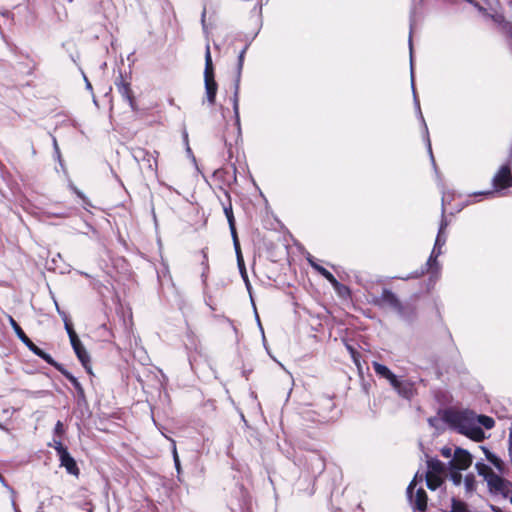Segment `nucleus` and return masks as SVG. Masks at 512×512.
<instances>
[{"mask_svg":"<svg viewBox=\"0 0 512 512\" xmlns=\"http://www.w3.org/2000/svg\"><path fill=\"white\" fill-rule=\"evenodd\" d=\"M55 449L58 452L59 456H60V451H67V449L63 447V445L60 441H55Z\"/></svg>","mask_w":512,"mask_h":512,"instance_id":"38","label":"nucleus"},{"mask_svg":"<svg viewBox=\"0 0 512 512\" xmlns=\"http://www.w3.org/2000/svg\"><path fill=\"white\" fill-rule=\"evenodd\" d=\"M434 421H436V419L430 418V419H429V423H430V425H434Z\"/></svg>","mask_w":512,"mask_h":512,"instance_id":"52","label":"nucleus"},{"mask_svg":"<svg viewBox=\"0 0 512 512\" xmlns=\"http://www.w3.org/2000/svg\"><path fill=\"white\" fill-rule=\"evenodd\" d=\"M307 260H308L309 264L311 265V267L314 270H316L319 274H321L324 278H326L328 276V274H330V272L327 269H325L323 266L318 264L314 258L308 257Z\"/></svg>","mask_w":512,"mask_h":512,"instance_id":"24","label":"nucleus"},{"mask_svg":"<svg viewBox=\"0 0 512 512\" xmlns=\"http://www.w3.org/2000/svg\"><path fill=\"white\" fill-rule=\"evenodd\" d=\"M54 148H55V152L57 154V157L60 158V150H59V147H58L56 139H54Z\"/></svg>","mask_w":512,"mask_h":512,"instance_id":"42","label":"nucleus"},{"mask_svg":"<svg viewBox=\"0 0 512 512\" xmlns=\"http://www.w3.org/2000/svg\"><path fill=\"white\" fill-rule=\"evenodd\" d=\"M481 195H493L494 192L492 191H488V192H484V193H480Z\"/></svg>","mask_w":512,"mask_h":512,"instance_id":"47","label":"nucleus"},{"mask_svg":"<svg viewBox=\"0 0 512 512\" xmlns=\"http://www.w3.org/2000/svg\"><path fill=\"white\" fill-rule=\"evenodd\" d=\"M257 322H258V325H259V327H260V330H263V327H262V324H261V322H260V319H259V318H257Z\"/></svg>","mask_w":512,"mask_h":512,"instance_id":"49","label":"nucleus"},{"mask_svg":"<svg viewBox=\"0 0 512 512\" xmlns=\"http://www.w3.org/2000/svg\"><path fill=\"white\" fill-rule=\"evenodd\" d=\"M240 81H241V79H239V77L235 78L234 93H233V97H232L235 125L237 127L238 133L241 132L240 115H239V89H240Z\"/></svg>","mask_w":512,"mask_h":512,"instance_id":"11","label":"nucleus"},{"mask_svg":"<svg viewBox=\"0 0 512 512\" xmlns=\"http://www.w3.org/2000/svg\"><path fill=\"white\" fill-rule=\"evenodd\" d=\"M444 201H445V196H443V198H442V215H444V211H445Z\"/></svg>","mask_w":512,"mask_h":512,"instance_id":"46","label":"nucleus"},{"mask_svg":"<svg viewBox=\"0 0 512 512\" xmlns=\"http://www.w3.org/2000/svg\"><path fill=\"white\" fill-rule=\"evenodd\" d=\"M257 322H258V325H259V327H260V330H263V327H262V324H261V322H260V319H259V318H257Z\"/></svg>","mask_w":512,"mask_h":512,"instance_id":"50","label":"nucleus"},{"mask_svg":"<svg viewBox=\"0 0 512 512\" xmlns=\"http://www.w3.org/2000/svg\"><path fill=\"white\" fill-rule=\"evenodd\" d=\"M409 46H410V56L412 57V40L411 38L409 39ZM411 85H412V89H413V94H414V102H415V105L417 107V110H418V113H419V116L421 118V121L424 125V129H425V132L426 134L428 135V129H427V125L424 121V118H423V115L421 113V110H420V104H419V100L417 99V96H416V93H415V88H414V74H413V64L411 63ZM427 145H428V151L430 153V156H431V159H432V162L434 163V158H433V155H432V149H431V143H430V139L429 137L427 136Z\"/></svg>","mask_w":512,"mask_h":512,"instance_id":"10","label":"nucleus"},{"mask_svg":"<svg viewBox=\"0 0 512 512\" xmlns=\"http://www.w3.org/2000/svg\"><path fill=\"white\" fill-rule=\"evenodd\" d=\"M116 86L121 96L129 103L132 108H134V98L130 84L121 80L120 82L116 83Z\"/></svg>","mask_w":512,"mask_h":512,"instance_id":"15","label":"nucleus"},{"mask_svg":"<svg viewBox=\"0 0 512 512\" xmlns=\"http://www.w3.org/2000/svg\"><path fill=\"white\" fill-rule=\"evenodd\" d=\"M64 326L70 340L78 337L67 315H64Z\"/></svg>","mask_w":512,"mask_h":512,"instance_id":"27","label":"nucleus"},{"mask_svg":"<svg viewBox=\"0 0 512 512\" xmlns=\"http://www.w3.org/2000/svg\"><path fill=\"white\" fill-rule=\"evenodd\" d=\"M461 470L450 468V479L454 485L459 486L462 482Z\"/></svg>","mask_w":512,"mask_h":512,"instance_id":"28","label":"nucleus"},{"mask_svg":"<svg viewBox=\"0 0 512 512\" xmlns=\"http://www.w3.org/2000/svg\"><path fill=\"white\" fill-rule=\"evenodd\" d=\"M173 455H174L175 467L177 469V472L179 473L180 472V461H179L178 454L176 452L175 447H174Z\"/></svg>","mask_w":512,"mask_h":512,"instance_id":"37","label":"nucleus"},{"mask_svg":"<svg viewBox=\"0 0 512 512\" xmlns=\"http://www.w3.org/2000/svg\"><path fill=\"white\" fill-rule=\"evenodd\" d=\"M257 322H258V325H259V327H260V330H263V327H262V324H261V322H260V319H259V318H257Z\"/></svg>","mask_w":512,"mask_h":512,"instance_id":"51","label":"nucleus"},{"mask_svg":"<svg viewBox=\"0 0 512 512\" xmlns=\"http://www.w3.org/2000/svg\"><path fill=\"white\" fill-rule=\"evenodd\" d=\"M451 512H470L468 506L463 501L452 499Z\"/></svg>","mask_w":512,"mask_h":512,"instance_id":"23","label":"nucleus"},{"mask_svg":"<svg viewBox=\"0 0 512 512\" xmlns=\"http://www.w3.org/2000/svg\"><path fill=\"white\" fill-rule=\"evenodd\" d=\"M417 478H418V475L416 474L414 479L408 486L407 497L410 501V504L414 508H416L420 511H425L426 507H427V495H426L425 490L423 488H418L414 493L415 487L417 485Z\"/></svg>","mask_w":512,"mask_h":512,"instance_id":"5","label":"nucleus"},{"mask_svg":"<svg viewBox=\"0 0 512 512\" xmlns=\"http://www.w3.org/2000/svg\"><path fill=\"white\" fill-rule=\"evenodd\" d=\"M373 368L376 374L383 378L391 372V370L387 366L380 364L378 362L373 363Z\"/></svg>","mask_w":512,"mask_h":512,"instance_id":"26","label":"nucleus"},{"mask_svg":"<svg viewBox=\"0 0 512 512\" xmlns=\"http://www.w3.org/2000/svg\"><path fill=\"white\" fill-rule=\"evenodd\" d=\"M246 50H247V47H245L239 54L238 56V65H237V74H236V77H239V79H241V73H242V68H243V63H244V57H245V53H246Z\"/></svg>","mask_w":512,"mask_h":512,"instance_id":"30","label":"nucleus"},{"mask_svg":"<svg viewBox=\"0 0 512 512\" xmlns=\"http://www.w3.org/2000/svg\"><path fill=\"white\" fill-rule=\"evenodd\" d=\"M384 378L389 381V383L391 384V386L393 388H395V386L397 385L398 381L400 380V379H398V377L392 371L387 376H385Z\"/></svg>","mask_w":512,"mask_h":512,"instance_id":"33","label":"nucleus"},{"mask_svg":"<svg viewBox=\"0 0 512 512\" xmlns=\"http://www.w3.org/2000/svg\"><path fill=\"white\" fill-rule=\"evenodd\" d=\"M447 226H448V223H447V221L443 217L442 221H441V224H440V227H439V231H438L436 240H435V244H436L437 247H444V245L446 243L447 237H446V234H445V229L447 228Z\"/></svg>","mask_w":512,"mask_h":512,"instance_id":"18","label":"nucleus"},{"mask_svg":"<svg viewBox=\"0 0 512 512\" xmlns=\"http://www.w3.org/2000/svg\"><path fill=\"white\" fill-rule=\"evenodd\" d=\"M8 321L13 328L14 332L16 333L17 337L23 342L27 343L28 337L22 330V328L18 325V323L14 320L12 316H8Z\"/></svg>","mask_w":512,"mask_h":512,"instance_id":"20","label":"nucleus"},{"mask_svg":"<svg viewBox=\"0 0 512 512\" xmlns=\"http://www.w3.org/2000/svg\"><path fill=\"white\" fill-rule=\"evenodd\" d=\"M443 419L453 429L477 442L485 438L481 426L491 429L495 425L493 418L486 415H476L469 410H446Z\"/></svg>","mask_w":512,"mask_h":512,"instance_id":"1","label":"nucleus"},{"mask_svg":"<svg viewBox=\"0 0 512 512\" xmlns=\"http://www.w3.org/2000/svg\"><path fill=\"white\" fill-rule=\"evenodd\" d=\"M376 304L387 306L394 309L399 315L404 316V308L399 301L398 297L388 289H383L379 298L375 301Z\"/></svg>","mask_w":512,"mask_h":512,"instance_id":"6","label":"nucleus"},{"mask_svg":"<svg viewBox=\"0 0 512 512\" xmlns=\"http://www.w3.org/2000/svg\"><path fill=\"white\" fill-rule=\"evenodd\" d=\"M334 290L340 295L341 297H346L349 295V289L347 286L340 283L339 287H334Z\"/></svg>","mask_w":512,"mask_h":512,"instance_id":"32","label":"nucleus"},{"mask_svg":"<svg viewBox=\"0 0 512 512\" xmlns=\"http://www.w3.org/2000/svg\"><path fill=\"white\" fill-rule=\"evenodd\" d=\"M239 269H240V272H241V275L242 277L244 278V280L246 281V283L248 284V280H247V274H246V270H245V266H239Z\"/></svg>","mask_w":512,"mask_h":512,"instance_id":"40","label":"nucleus"},{"mask_svg":"<svg viewBox=\"0 0 512 512\" xmlns=\"http://www.w3.org/2000/svg\"><path fill=\"white\" fill-rule=\"evenodd\" d=\"M257 322H258V325H259V327H260V330H263V327H262V324H261V322H260V319H259V318H257Z\"/></svg>","mask_w":512,"mask_h":512,"instance_id":"48","label":"nucleus"},{"mask_svg":"<svg viewBox=\"0 0 512 512\" xmlns=\"http://www.w3.org/2000/svg\"><path fill=\"white\" fill-rule=\"evenodd\" d=\"M464 486L467 493H472L476 489V480L473 474H467L464 478Z\"/></svg>","mask_w":512,"mask_h":512,"instance_id":"22","label":"nucleus"},{"mask_svg":"<svg viewBox=\"0 0 512 512\" xmlns=\"http://www.w3.org/2000/svg\"><path fill=\"white\" fill-rule=\"evenodd\" d=\"M426 483H427V487L430 489V490H436L437 488H439L442 483H443V477L442 475H438V474H429V473H426Z\"/></svg>","mask_w":512,"mask_h":512,"instance_id":"17","label":"nucleus"},{"mask_svg":"<svg viewBox=\"0 0 512 512\" xmlns=\"http://www.w3.org/2000/svg\"><path fill=\"white\" fill-rule=\"evenodd\" d=\"M204 83L206 100L210 105L215 104L218 85L214 79V68L209 44L205 49V69H204Z\"/></svg>","mask_w":512,"mask_h":512,"instance_id":"3","label":"nucleus"},{"mask_svg":"<svg viewBox=\"0 0 512 512\" xmlns=\"http://www.w3.org/2000/svg\"><path fill=\"white\" fill-rule=\"evenodd\" d=\"M34 354L37 356H42V351L39 347H37L29 338L27 343H24Z\"/></svg>","mask_w":512,"mask_h":512,"instance_id":"31","label":"nucleus"},{"mask_svg":"<svg viewBox=\"0 0 512 512\" xmlns=\"http://www.w3.org/2000/svg\"><path fill=\"white\" fill-rule=\"evenodd\" d=\"M325 279L331 283L333 288L340 286V282L331 273Z\"/></svg>","mask_w":512,"mask_h":512,"instance_id":"34","label":"nucleus"},{"mask_svg":"<svg viewBox=\"0 0 512 512\" xmlns=\"http://www.w3.org/2000/svg\"><path fill=\"white\" fill-rule=\"evenodd\" d=\"M70 343L77 358L82 363L83 367L87 370L88 373H91L90 356L87 350L85 349L84 345L80 341L79 337L70 340Z\"/></svg>","mask_w":512,"mask_h":512,"instance_id":"9","label":"nucleus"},{"mask_svg":"<svg viewBox=\"0 0 512 512\" xmlns=\"http://www.w3.org/2000/svg\"><path fill=\"white\" fill-rule=\"evenodd\" d=\"M54 432L55 434H57L58 436H61L63 433H64V427H63V424L61 421H58L55 425V428H54Z\"/></svg>","mask_w":512,"mask_h":512,"instance_id":"35","label":"nucleus"},{"mask_svg":"<svg viewBox=\"0 0 512 512\" xmlns=\"http://www.w3.org/2000/svg\"><path fill=\"white\" fill-rule=\"evenodd\" d=\"M57 311L60 314V316L62 317V319L64 320V315H67V314L65 312L61 311L58 306H57Z\"/></svg>","mask_w":512,"mask_h":512,"instance_id":"45","label":"nucleus"},{"mask_svg":"<svg viewBox=\"0 0 512 512\" xmlns=\"http://www.w3.org/2000/svg\"><path fill=\"white\" fill-rule=\"evenodd\" d=\"M475 468L487 482L489 492L495 496L510 498L512 504V483L497 475L488 465L477 462Z\"/></svg>","mask_w":512,"mask_h":512,"instance_id":"2","label":"nucleus"},{"mask_svg":"<svg viewBox=\"0 0 512 512\" xmlns=\"http://www.w3.org/2000/svg\"><path fill=\"white\" fill-rule=\"evenodd\" d=\"M42 359H44L48 363H52V358L50 355L42 351V356H40Z\"/></svg>","mask_w":512,"mask_h":512,"instance_id":"41","label":"nucleus"},{"mask_svg":"<svg viewBox=\"0 0 512 512\" xmlns=\"http://www.w3.org/2000/svg\"><path fill=\"white\" fill-rule=\"evenodd\" d=\"M84 78H85V81H86L87 89L91 90L92 89L91 83L88 81V79L86 77H84Z\"/></svg>","mask_w":512,"mask_h":512,"instance_id":"44","label":"nucleus"},{"mask_svg":"<svg viewBox=\"0 0 512 512\" xmlns=\"http://www.w3.org/2000/svg\"><path fill=\"white\" fill-rule=\"evenodd\" d=\"M510 428H512V423H511V426H510Z\"/></svg>","mask_w":512,"mask_h":512,"instance_id":"56","label":"nucleus"},{"mask_svg":"<svg viewBox=\"0 0 512 512\" xmlns=\"http://www.w3.org/2000/svg\"><path fill=\"white\" fill-rule=\"evenodd\" d=\"M233 244H234V248H235L236 255H237L238 266H243L244 265V260H243L242 254H241V249H240L238 237L233 238Z\"/></svg>","mask_w":512,"mask_h":512,"instance_id":"29","label":"nucleus"},{"mask_svg":"<svg viewBox=\"0 0 512 512\" xmlns=\"http://www.w3.org/2000/svg\"><path fill=\"white\" fill-rule=\"evenodd\" d=\"M485 455H486V458L487 460L496 468L498 469L500 472H503V461L497 457L496 455H494L493 453H491L488 449L482 447Z\"/></svg>","mask_w":512,"mask_h":512,"instance_id":"19","label":"nucleus"},{"mask_svg":"<svg viewBox=\"0 0 512 512\" xmlns=\"http://www.w3.org/2000/svg\"><path fill=\"white\" fill-rule=\"evenodd\" d=\"M424 274V271H421V273H414V274H411L410 276L406 277L405 279H410V278H417L419 277L420 275Z\"/></svg>","mask_w":512,"mask_h":512,"instance_id":"43","label":"nucleus"},{"mask_svg":"<svg viewBox=\"0 0 512 512\" xmlns=\"http://www.w3.org/2000/svg\"><path fill=\"white\" fill-rule=\"evenodd\" d=\"M204 17H205V12H203V14H202V23H203V27L205 28V25H204Z\"/></svg>","mask_w":512,"mask_h":512,"instance_id":"53","label":"nucleus"},{"mask_svg":"<svg viewBox=\"0 0 512 512\" xmlns=\"http://www.w3.org/2000/svg\"><path fill=\"white\" fill-rule=\"evenodd\" d=\"M0 481L4 482V478H3V476L1 474H0Z\"/></svg>","mask_w":512,"mask_h":512,"instance_id":"55","label":"nucleus"},{"mask_svg":"<svg viewBox=\"0 0 512 512\" xmlns=\"http://www.w3.org/2000/svg\"><path fill=\"white\" fill-rule=\"evenodd\" d=\"M472 464V455L465 449L456 448L451 461L449 462L450 468L456 470H466Z\"/></svg>","mask_w":512,"mask_h":512,"instance_id":"7","label":"nucleus"},{"mask_svg":"<svg viewBox=\"0 0 512 512\" xmlns=\"http://www.w3.org/2000/svg\"><path fill=\"white\" fill-rule=\"evenodd\" d=\"M442 248L443 247H437L436 244H434L433 250L431 252V255L429 259L427 260L426 266L427 271H431L432 273H438L440 270V265L437 261V258L442 254Z\"/></svg>","mask_w":512,"mask_h":512,"instance_id":"13","label":"nucleus"},{"mask_svg":"<svg viewBox=\"0 0 512 512\" xmlns=\"http://www.w3.org/2000/svg\"><path fill=\"white\" fill-rule=\"evenodd\" d=\"M493 185L496 191L512 186V173L509 165H503L493 177Z\"/></svg>","mask_w":512,"mask_h":512,"instance_id":"8","label":"nucleus"},{"mask_svg":"<svg viewBox=\"0 0 512 512\" xmlns=\"http://www.w3.org/2000/svg\"><path fill=\"white\" fill-rule=\"evenodd\" d=\"M469 3H471L472 5H474L481 13H483L484 15H487L486 13V10L481 7L479 4H477L474 0H467Z\"/></svg>","mask_w":512,"mask_h":512,"instance_id":"39","label":"nucleus"},{"mask_svg":"<svg viewBox=\"0 0 512 512\" xmlns=\"http://www.w3.org/2000/svg\"><path fill=\"white\" fill-rule=\"evenodd\" d=\"M157 155L156 151L149 152L143 148L133 150V157L139 163L142 171L151 175L156 174L157 171Z\"/></svg>","mask_w":512,"mask_h":512,"instance_id":"4","label":"nucleus"},{"mask_svg":"<svg viewBox=\"0 0 512 512\" xmlns=\"http://www.w3.org/2000/svg\"><path fill=\"white\" fill-rule=\"evenodd\" d=\"M63 375L70 381L79 394L82 395L84 393L83 388L76 377L67 371L63 372Z\"/></svg>","mask_w":512,"mask_h":512,"instance_id":"25","label":"nucleus"},{"mask_svg":"<svg viewBox=\"0 0 512 512\" xmlns=\"http://www.w3.org/2000/svg\"><path fill=\"white\" fill-rule=\"evenodd\" d=\"M394 389L406 399H411L415 393L414 383L410 380H399Z\"/></svg>","mask_w":512,"mask_h":512,"instance_id":"12","label":"nucleus"},{"mask_svg":"<svg viewBox=\"0 0 512 512\" xmlns=\"http://www.w3.org/2000/svg\"><path fill=\"white\" fill-rule=\"evenodd\" d=\"M61 466L65 467L67 472L73 475L78 474V468L75 460L71 457L68 451H60Z\"/></svg>","mask_w":512,"mask_h":512,"instance_id":"14","label":"nucleus"},{"mask_svg":"<svg viewBox=\"0 0 512 512\" xmlns=\"http://www.w3.org/2000/svg\"><path fill=\"white\" fill-rule=\"evenodd\" d=\"M0 429L6 430V428L0 423Z\"/></svg>","mask_w":512,"mask_h":512,"instance_id":"54","label":"nucleus"},{"mask_svg":"<svg viewBox=\"0 0 512 512\" xmlns=\"http://www.w3.org/2000/svg\"><path fill=\"white\" fill-rule=\"evenodd\" d=\"M444 468L443 464L439 460H430L428 461V471L429 474H438L443 475Z\"/></svg>","mask_w":512,"mask_h":512,"instance_id":"21","label":"nucleus"},{"mask_svg":"<svg viewBox=\"0 0 512 512\" xmlns=\"http://www.w3.org/2000/svg\"><path fill=\"white\" fill-rule=\"evenodd\" d=\"M223 210H224V214H225L228 224H229L232 238H236L237 232H236V228H235V219H234L231 203L229 202L227 205H223Z\"/></svg>","mask_w":512,"mask_h":512,"instance_id":"16","label":"nucleus"},{"mask_svg":"<svg viewBox=\"0 0 512 512\" xmlns=\"http://www.w3.org/2000/svg\"><path fill=\"white\" fill-rule=\"evenodd\" d=\"M441 453L445 458H450L453 456L452 449L449 447L442 448Z\"/></svg>","mask_w":512,"mask_h":512,"instance_id":"36","label":"nucleus"}]
</instances>
